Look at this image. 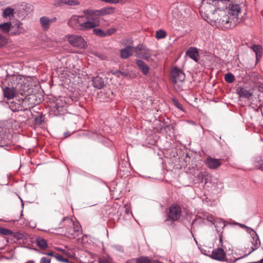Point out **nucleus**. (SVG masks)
Returning a JSON list of instances; mask_svg holds the SVG:
<instances>
[{
  "mask_svg": "<svg viewBox=\"0 0 263 263\" xmlns=\"http://www.w3.org/2000/svg\"><path fill=\"white\" fill-rule=\"evenodd\" d=\"M245 0H202V17L212 26L222 29L233 28L242 21L239 17Z\"/></svg>",
  "mask_w": 263,
  "mask_h": 263,
  "instance_id": "obj_1",
  "label": "nucleus"
},
{
  "mask_svg": "<svg viewBox=\"0 0 263 263\" xmlns=\"http://www.w3.org/2000/svg\"><path fill=\"white\" fill-rule=\"evenodd\" d=\"M84 15L86 16L85 21L84 20V15H72L68 21L69 26L82 31H88L93 28L98 27V21L97 20L94 19L92 21V18L88 17V14H84Z\"/></svg>",
  "mask_w": 263,
  "mask_h": 263,
  "instance_id": "obj_2",
  "label": "nucleus"
},
{
  "mask_svg": "<svg viewBox=\"0 0 263 263\" xmlns=\"http://www.w3.org/2000/svg\"><path fill=\"white\" fill-rule=\"evenodd\" d=\"M63 226L59 227L64 228L65 233L70 238H74L78 235L81 230V227L78 222H74L72 219L65 217L62 220Z\"/></svg>",
  "mask_w": 263,
  "mask_h": 263,
  "instance_id": "obj_3",
  "label": "nucleus"
},
{
  "mask_svg": "<svg viewBox=\"0 0 263 263\" xmlns=\"http://www.w3.org/2000/svg\"><path fill=\"white\" fill-rule=\"evenodd\" d=\"M115 9L112 7H104L99 10L85 9L83 12L84 14H88L89 18H92V21L96 19L98 21V26L100 24V18L99 16L111 14L114 13Z\"/></svg>",
  "mask_w": 263,
  "mask_h": 263,
  "instance_id": "obj_4",
  "label": "nucleus"
},
{
  "mask_svg": "<svg viewBox=\"0 0 263 263\" xmlns=\"http://www.w3.org/2000/svg\"><path fill=\"white\" fill-rule=\"evenodd\" d=\"M65 40L67 41L71 46L74 47L83 49L86 48L87 47L86 42L81 35L67 34L65 36Z\"/></svg>",
  "mask_w": 263,
  "mask_h": 263,
  "instance_id": "obj_5",
  "label": "nucleus"
},
{
  "mask_svg": "<svg viewBox=\"0 0 263 263\" xmlns=\"http://www.w3.org/2000/svg\"><path fill=\"white\" fill-rule=\"evenodd\" d=\"M134 52L135 55L139 58L143 59L147 61L152 60L151 51L143 45H139L135 47Z\"/></svg>",
  "mask_w": 263,
  "mask_h": 263,
  "instance_id": "obj_6",
  "label": "nucleus"
},
{
  "mask_svg": "<svg viewBox=\"0 0 263 263\" xmlns=\"http://www.w3.org/2000/svg\"><path fill=\"white\" fill-rule=\"evenodd\" d=\"M181 216V209L177 204L172 205L169 209L168 218L166 221L168 220L176 221Z\"/></svg>",
  "mask_w": 263,
  "mask_h": 263,
  "instance_id": "obj_7",
  "label": "nucleus"
},
{
  "mask_svg": "<svg viewBox=\"0 0 263 263\" xmlns=\"http://www.w3.org/2000/svg\"><path fill=\"white\" fill-rule=\"evenodd\" d=\"M247 232L250 234L253 239L252 244L253 247L252 248L251 251H249L243 256H246L250 254L253 251L258 248L260 246V241L256 233L250 228H247Z\"/></svg>",
  "mask_w": 263,
  "mask_h": 263,
  "instance_id": "obj_8",
  "label": "nucleus"
},
{
  "mask_svg": "<svg viewBox=\"0 0 263 263\" xmlns=\"http://www.w3.org/2000/svg\"><path fill=\"white\" fill-rule=\"evenodd\" d=\"M172 76L173 80L175 83L177 82H182L185 78L184 72L181 69L177 67L174 68L172 72Z\"/></svg>",
  "mask_w": 263,
  "mask_h": 263,
  "instance_id": "obj_9",
  "label": "nucleus"
},
{
  "mask_svg": "<svg viewBox=\"0 0 263 263\" xmlns=\"http://www.w3.org/2000/svg\"><path fill=\"white\" fill-rule=\"evenodd\" d=\"M26 31L23 27V23L19 21H16L13 25L11 24V34L18 35L24 33Z\"/></svg>",
  "mask_w": 263,
  "mask_h": 263,
  "instance_id": "obj_10",
  "label": "nucleus"
},
{
  "mask_svg": "<svg viewBox=\"0 0 263 263\" xmlns=\"http://www.w3.org/2000/svg\"><path fill=\"white\" fill-rule=\"evenodd\" d=\"M20 88L19 83H17V85L15 86H12L11 87H6L4 90V96L8 99H13Z\"/></svg>",
  "mask_w": 263,
  "mask_h": 263,
  "instance_id": "obj_11",
  "label": "nucleus"
},
{
  "mask_svg": "<svg viewBox=\"0 0 263 263\" xmlns=\"http://www.w3.org/2000/svg\"><path fill=\"white\" fill-rule=\"evenodd\" d=\"M15 9L16 8L15 6L13 7H7L4 9L2 12L3 17L6 20H12L14 16Z\"/></svg>",
  "mask_w": 263,
  "mask_h": 263,
  "instance_id": "obj_12",
  "label": "nucleus"
},
{
  "mask_svg": "<svg viewBox=\"0 0 263 263\" xmlns=\"http://www.w3.org/2000/svg\"><path fill=\"white\" fill-rule=\"evenodd\" d=\"M55 17L49 18L47 16H42L40 18V22L42 27L45 29H48L52 23L55 22Z\"/></svg>",
  "mask_w": 263,
  "mask_h": 263,
  "instance_id": "obj_13",
  "label": "nucleus"
},
{
  "mask_svg": "<svg viewBox=\"0 0 263 263\" xmlns=\"http://www.w3.org/2000/svg\"><path fill=\"white\" fill-rule=\"evenodd\" d=\"M211 256L213 259L223 260L225 258L226 253L222 249L219 248L212 251Z\"/></svg>",
  "mask_w": 263,
  "mask_h": 263,
  "instance_id": "obj_14",
  "label": "nucleus"
},
{
  "mask_svg": "<svg viewBox=\"0 0 263 263\" xmlns=\"http://www.w3.org/2000/svg\"><path fill=\"white\" fill-rule=\"evenodd\" d=\"M205 163L207 166L211 169H216L221 165L219 160L211 157L207 158Z\"/></svg>",
  "mask_w": 263,
  "mask_h": 263,
  "instance_id": "obj_15",
  "label": "nucleus"
},
{
  "mask_svg": "<svg viewBox=\"0 0 263 263\" xmlns=\"http://www.w3.org/2000/svg\"><path fill=\"white\" fill-rule=\"evenodd\" d=\"M18 17L21 20L25 18L30 13L29 8L26 5H21L17 9Z\"/></svg>",
  "mask_w": 263,
  "mask_h": 263,
  "instance_id": "obj_16",
  "label": "nucleus"
},
{
  "mask_svg": "<svg viewBox=\"0 0 263 263\" xmlns=\"http://www.w3.org/2000/svg\"><path fill=\"white\" fill-rule=\"evenodd\" d=\"M186 54L194 61L197 62L199 59L198 49L195 47H190L186 52Z\"/></svg>",
  "mask_w": 263,
  "mask_h": 263,
  "instance_id": "obj_17",
  "label": "nucleus"
},
{
  "mask_svg": "<svg viewBox=\"0 0 263 263\" xmlns=\"http://www.w3.org/2000/svg\"><path fill=\"white\" fill-rule=\"evenodd\" d=\"M93 86L99 89H102L105 86V82L103 79L100 76H96L92 79Z\"/></svg>",
  "mask_w": 263,
  "mask_h": 263,
  "instance_id": "obj_18",
  "label": "nucleus"
},
{
  "mask_svg": "<svg viewBox=\"0 0 263 263\" xmlns=\"http://www.w3.org/2000/svg\"><path fill=\"white\" fill-rule=\"evenodd\" d=\"M134 51V48L130 46H127L124 49L120 50V56L122 59H127L132 55L133 52Z\"/></svg>",
  "mask_w": 263,
  "mask_h": 263,
  "instance_id": "obj_19",
  "label": "nucleus"
},
{
  "mask_svg": "<svg viewBox=\"0 0 263 263\" xmlns=\"http://www.w3.org/2000/svg\"><path fill=\"white\" fill-rule=\"evenodd\" d=\"M237 92L240 97L249 98L252 96L253 92L245 87H239L237 89Z\"/></svg>",
  "mask_w": 263,
  "mask_h": 263,
  "instance_id": "obj_20",
  "label": "nucleus"
},
{
  "mask_svg": "<svg viewBox=\"0 0 263 263\" xmlns=\"http://www.w3.org/2000/svg\"><path fill=\"white\" fill-rule=\"evenodd\" d=\"M178 4H174L171 7V14L173 18L178 19L181 16V13L179 10Z\"/></svg>",
  "mask_w": 263,
  "mask_h": 263,
  "instance_id": "obj_21",
  "label": "nucleus"
},
{
  "mask_svg": "<svg viewBox=\"0 0 263 263\" xmlns=\"http://www.w3.org/2000/svg\"><path fill=\"white\" fill-rule=\"evenodd\" d=\"M136 63L138 68L141 70L144 75H146L149 72V68L144 62L140 60H137Z\"/></svg>",
  "mask_w": 263,
  "mask_h": 263,
  "instance_id": "obj_22",
  "label": "nucleus"
},
{
  "mask_svg": "<svg viewBox=\"0 0 263 263\" xmlns=\"http://www.w3.org/2000/svg\"><path fill=\"white\" fill-rule=\"evenodd\" d=\"M11 30V23L10 22L4 23L0 24V31L4 33H8Z\"/></svg>",
  "mask_w": 263,
  "mask_h": 263,
  "instance_id": "obj_23",
  "label": "nucleus"
},
{
  "mask_svg": "<svg viewBox=\"0 0 263 263\" xmlns=\"http://www.w3.org/2000/svg\"><path fill=\"white\" fill-rule=\"evenodd\" d=\"M252 50L256 54V60L258 61L260 59L262 55V49L259 45H254L252 47Z\"/></svg>",
  "mask_w": 263,
  "mask_h": 263,
  "instance_id": "obj_24",
  "label": "nucleus"
},
{
  "mask_svg": "<svg viewBox=\"0 0 263 263\" xmlns=\"http://www.w3.org/2000/svg\"><path fill=\"white\" fill-rule=\"evenodd\" d=\"M62 4L70 6L79 5L80 2L78 0H61Z\"/></svg>",
  "mask_w": 263,
  "mask_h": 263,
  "instance_id": "obj_25",
  "label": "nucleus"
},
{
  "mask_svg": "<svg viewBox=\"0 0 263 263\" xmlns=\"http://www.w3.org/2000/svg\"><path fill=\"white\" fill-rule=\"evenodd\" d=\"M92 29H93V33L97 36H98L101 37H105V33L104 30H103L100 28H96V27L93 28Z\"/></svg>",
  "mask_w": 263,
  "mask_h": 263,
  "instance_id": "obj_26",
  "label": "nucleus"
},
{
  "mask_svg": "<svg viewBox=\"0 0 263 263\" xmlns=\"http://www.w3.org/2000/svg\"><path fill=\"white\" fill-rule=\"evenodd\" d=\"M197 179L201 182H203V180H205V183H207L206 180L208 179L209 176L208 174L205 172H200L197 176Z\"/></svg>",
  "mask_w": 263,
  "mask_h": 263,
  "instance_id": "obj_27",
  "label": "nucleus"
},
{
  "mask_svg": "<svg viewBox=\"0 0 263 263\" xmlns=\"http://www.w3.org/2000/svg\"><path fill=\"white\" fill-rule=\"evenodd\" d=\"M166 36V32L162 29L158 30L156 32V37L158 39L165 38Z\"/></svg>",
  "mask_w": 263,
  "mask_h": 263,
  "instance_id": "obj_28",
  "label": "nucleus"
},
{
  "mask_svg": "<svg viewBox=\"0 0 263 263\" xmlns=\"http://www.w3.org/2000/svg\"><path fill=\"white\" fill-rule=\"evenodd\" d=\"M101 2H104L111 4H116L118 3L125 4L128 0H100Z\"/></svg>",
  "mask_w": 263,
  "mask_h": 263,
  "instance_id": "obj_29",
  "label": "nucleus"
},
{
  "mask_svg": "<svg viewBox=\"0 0 263 263\" xmlns=\"http://www.w3.org/2000/svg\"><path fill=\"white\" fill-rule=\"evenodd\" d=\"M224 80L228 83H232L234 81L235 78L233 74L231 73H226L224 76Z\"/></svg>",
  "mask_w": 263,
  "mask_h": 263,
  "instance_id": "obj_30",
  "label": "nucleus"
},
{
  "mask_svg": "<svg viewBox=\"0 0 263 263\" xmlns=\"http://www.w3.org/2000/svg\"><path fill=\"white\" fill-rule=\"evenodd\" d=\"M37 244L40 247L42 248H45L47 245L46 241L44 239H38L37 240Z\"/></svg>",
  "mask_w": 263,
  "mask_h": 263,
  "instance_id": "obj_31",
  "label": "nucleus"
},
{
  "mask_svg": "<svg viewBox=\"0 0 263 263\" xmlns=\"http://www.w3.org/2000/svg\"><path fill=\"white\" fill-rule=\"evenodd\" d=\"M116 29L115 28H110L105 31V37L110 36L114 34L116 31Z\"/></svg>",
  "mask_w": 263,
  "mask_h": 263,
  "instance_id": "obj_32",
  "label": "nucleus"
},
{
  "mask_svg": "<svg viewBox=\"0 0 263 263\" xmlns=\"http://www.w3.org/2000/svg\"><path fill=\"white\" fill-rule=\"evenodd\" d=\"M136 263H150V261L147 257H141L137 259Z\"/></svg>",
  "mask_w": 263,
  "mask_h": 263,
  "instance_id": "obj_33",
  "label": "nucleus"
},
{
  "mask_svg": "<svg viewBox=\"0 0 263 263\" xmlns=\"http://www.w3.org/2000/svg\"><path fill=\"white\" fill-rule=\"evenodd\" d=\"M7 43V38L4 35L0 34V47L5 46Z\"/></svg>",
  "mask_w": 263,
  "mask_h": 263,
  "instance_id": "obj_34",
  "label": "nucleus"
},
{
  "mask_svg": "<svg viewBox=\"0 0 263 263\" xmlns=\"http://www.w3.org/2000/svg\"><path fill=\"white\" fill-rule=\"evenodd\" d=\"M65 104H66V102H65V100L58 99L57 100L56 106H57L58 108H60L61 107L64 106V105Z\"/></svg>",
  "mask_w": 263,
  "mask_h": 263,
  "instance_id": "obj_35",
  "label": "nucleus"
},
{
  "mask_svg": "<svg viewBox=\"0 0 263 263\" xmlns=\"http://www.w3.org/2000/svg\"><path fill=\"white\" fill-rule=\"evenodd\" d=\"M0 233L4 235H10L12 233V232L6 228H0Z\"/></svg>",
  "mask_w": 263,
  "mask_h": 263,
  "instance_id": "obj_36",
  "label": "nucleus"
},
{
  "mask_svg": "<svg viewBox=\"0 0 263 263\" xmlns=\"http://www.w3.org/2000/svg\"><path fill=\"white\" fill-rule=\"evenodd\" d=\"M55 258L58 260L59 261L63 262H68V260L66 258H64L62 255H55Z\"/></svg>",
  "mask_w": 263,
  "mask_h": 263,
  "instance_id": "obj_37",
  "label": "nucleus"
},
{
  "mask_svg": "<svg viewBox=\"0 0 263 263\" xmlns=\"http://www.w3.org/2000/svg\"><path fill=\"white\" fill-rule=\"evenodd\" d=\"M174 103L175 105L179 109H180L181 110H183V107L181 105V104L176 100H173Z\"/></svg>",
  "mask_w": 263,
  "mask_h": 263,
  "instance_id": "obj_38",
  "label": "nucleus"
},
{
  "mask_svg": "<svg viewBox=\"0 0 263 263\" xmlns=\"http://www.w3.org/2000/svg\"><path fill=\"white\" fill-rule=\"evenodd\" d=\"M207 219L209 221H210L211 222H212L213 224L215 225V228H217L218 227V226H217V224H216L215 223V221L213 218V217L212 216H209V217H207Z\"/></svg>",
  "mask_w": 263,
  "mask_h": 263,
  "instance_id": "obj_39",
  "label": "nucleus"
},
{
  "mask_svg": "<svg viewBox=\"0 0 263 263\" xmlns=\"http://www.w3.org/2000/svg\"><path fill=\"white\" fill-rule=\"evenodd\" d=\"M41 261L42 262V263H50L51 259L45 257H43L41 258Z\"/></svg>",
  "mask_w": 263,
  "mask_h": 263,
  "instance_id": "obj_40",
  "label": "nucleus"
},
{
  "mask_svg": "<svg viewBox=\"0 0 263 263\" xmlns=\"http://www.w3.org/2000/svg\"><path fill=\"white\" fill-rule=\"evenodd\" d=\"M99 263H111L110 261L106 258H101L99 260Z\"/></svg>",
  "mask_w": 263,
  "mask_h": 263,
  "instance_id": "obj_41",
  "label": "nucleus"
},
{
  "mask_svg": "<svg viewBox=\"0 0 263 263\" xmlns=\"http://www.w3.org/2000/svg\"><path fill=\"white\" fill-rule=\"evenodd\" d=\"M112 74L117 76L119 77L120 75L121 71L119 70H115L112 72Z\"/></svg>",
  "mask_w": 263,
  "mask_h": 263,
  "instance_id": "obj_42",
  "label": "nucleus"
},
{
  "mask_svg": "<svg viewBox=\"0 0 263 263\" xmlns=\"http://www.w3.org/2000/svg\"><path fill=\"white\" fill-rule=\"evenodd\" d=\"M120 75H122L124 77H127L128 76V73L125 71H121Z\"/></svg>",
  "mask_w": 263,
  "mask_h": 263,
  "instance_id": "obj_43",
  "label": "nucleus"
},
{
  "mask_svg": "<svg viewBox=\"0 0 263 263\" xmlns=\"http://www.w3.org/2000/svg\"><path fill=\"white\" fill-rule=\"evenodd\" d=\"M219 224L220 227H223L224 226V222L222 220H220Z\"/></svg>",
  "mask_w": 263,
  "mask_h": 263,
  "instance_id": "obj_44",
  "label": "nucleus"
},
{
  "mask_svg": "<svg viewBox=\"0 0 263 263\" xmlns=\"http://www.w3.org/2000/svg\"><path fill=\"white\" fill-rule=\"evenodd\" d=\"M46 254L47 255H49V256H54L55 257V256L53 255V253L52 252H48V253H46Z\"/></svg>",
  "mask_w": 263,
  "mask_h": 263,
  "instance_id": "obj_45",
  "label": "nucleus"
},
{
  "mask_svg": "<svg viewBox=\"0 0 263 263\" xmlns=\"http://www.w3.org/2000/svg\"><path fill=\"white\" fill-rule=\"evenodd\" d=\"M239 225L240 226V227L241 228H246L247 229L248 227L247 226H246L245 225L242 224H239Z\"/></svg>",
  "mask_w": 263,
  "mask_h": 263,
  "instance_id": "obj_46",
  "label": "nucleus"
},
{
  "mask_svg": "<svg viewBox=\"0 0 263 263\" xmlns=\"http://www.w3.org/2000/svg\"><path fill=\"white\" fill-rule=\"evenodd\" d=\"M57 250L64 252V250L60 248H57Z\"/></svg>",
  "mask_w": 263,
  "mask_h": 263,
  "instance_id": "obj_47",
  "label": "nucleus"
},
{
  "mask_svg": "<svg viewBox=\"0 0 263 263\" xmlns=\"http://www.w3.org/2000/svg\"><path fill=\"white\" fill-rule=\"evenodd\" d=\"M256 263H263V258L260 261L256 262Z\"/></svg>",
  "mask_w": 263,
  "mask_h": 263,
  "instance_id": "obj_48",
  "label": "nucleus"
},
{
  "mask_svg": "<svg viewBox=\"0 0 263 263\" xmlns=\"http://www.w3.org/2000/svg\"><path fill=\"white\" fill-rule=\"evenodd\" d=\"M65 135L66 137H68L70 135L69 134H68L67 133H65Z\"/></svg>",
  "mask_w": 263,
  "mask_h": 263,
  "instance_id": "obj_49",
  "label": "nucleus"
},
{
  "mask_svg": "<svg viewBox=\"0 0 263 263\" xmlns=\"http://www.w3.org/2000/svg\"><path fill=\"white\" fill-rule=\"evenodd\" d=\"M219 240H220V242H221V241H222V238H221V237H220Z\"/></svg>",
  "mask_w": 263,
  "mask_h": 263,
  "instance_id": "obj_50",
  "label": "nucleus"
},
{
  "mask_svg": "<svg viewBox=\"0 0 263 263\" xmlns=\"http://www.w3.org/2000/svg\"><path fill=\"white\" fill-rule=\"evenodd\" d=\"M22 202H23V201H22ZM22 206L23 207L24 206V203H23V202H22Z\"/></svg>",
  "mask_w": 263,
  "mask_h": 263,
  "instance_id": "obj_51",
  "label": "nucleus"
},
{
  "mask_svg": "<svg viewBox=\"0 0 263 263\" xmlns=\"http://www.w3.org/2000/svg\"><path fill=\"white\" fill-rule=\"evenodd\" d=\"M57 229V228H55V229H53V228H52L51 230H56Z\"/></svg>",
  "mask_w": 263,
  "mask_h": 263,
  "instance_id": "obj_52",
  "label": "nucleus"
},
{
  "mask_svg": "<svg viewBox=\"0 0 263 263\" xmlns=\"http://www.w3.org/2000/svg\"><path fill=\"white\" fill-rule=\"evenodd\" d=\"M155 263H162V262H160V261H157V262H156Z\"/></svg>",
  "mask_w": 263,
  "mask_h": 263,
  "instance_id": "obj_53",
  "label": "nucleus"
}]
</instances>
